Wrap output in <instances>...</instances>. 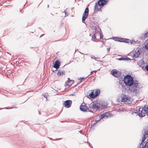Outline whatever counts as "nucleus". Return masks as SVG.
<instances>
[{
	"label": "nucleus",
	"instance_id": "nucleus-35",
	"mask_svg": "<svg viewBox=\"0 0 148 148\" xmlns=\"http://www.w3.org/2000/svg\"><path fill=\"white\" fill-rule=\"evenodd\" d=\"M64 12L65 13V14H66V13L65 12V11H64Z\"/></svg>",
	"mask_w": 148,
	"mask_h": 148
},
{
	"label": "nucleus",
	"instance_id": "nucleus-17",
	"mask_svg": "<svg viewBox=\"0 0 148 148\" xmlns=\"http://www.w3.org/2000/svg\"><path fill=\"white\" fill-rule=\"evenodd\" d=\"M95 97H96L100 93V90H93Z\"/></svg>",
	"mask_w": 148,
	"mask_h": 148
},
{
	"label": "nucleus",
	"instance_id": "nucleus-13",
	"mask_svg": "<svg viewBox=\"0 0 148 148\" xmlns=\"http://www.w3.org/2000/svg\"><path fill=\"white\" fill-rule=\"evenodd\" d=\"M71 101L70 100H66V101L64 103V106L67 108H69L71 106Z\"/></svg>",
	"mask_w": 148,
	"mask_h": 148
},
{
	"label": "nucleus",
	"instance_id": "nucleus-18",
	"mask_svg": "<svg viewBox=\"0 0 148 148\" xmlns=\"http://www.w3.org/2000/svg\"><path fill=\"white\" fill-rule=\"evenodd\" d=\"M111 74L114 76L115 77H118L119 75H117V72L116 71H112L111 72Z\"/></svg>",
	"mask_w": 148,
	"mask_h": 148
},
{
	"label": "nucleus",
	"instance_id": "nucleus-7",
	"mask_svg": "<svg viewBox=\"0 0 148 148\" xmlns=\"http://www.w3.org/2000/svg\"><path fill=\"white\" fill-rule=\"evenodd\" d=\"M89 10L88 7L86 8L83 14L82 18V22L84 23V21L87 18L88 15Z\"/></svg>",
	"mask_w": 148,
	"mask_h": 148
},
{
	"label": "nucleus",
	"instance_id": "nucleus-26",
	"mask_svg": "<svg viewBox=\"0 0 148 148\" xmlns=\"http://www.w3.org/2000/svg\"><path fill=\"white\" fill-rule=\"evenodd\" d=\"M125 58V60H131V59L130 58H129L128 57Z\"/></svg>",
	"mask_w": 148,
	"mask_h": 148
},
{
	"label": "nucleus",
	"instance_id": "nucleus-19",
	"mask_svg": "<svg viewBox=\"0 0 148 148\" xmlns=\"http://www.w3.org/2000/svg\"><path fill=\"white\" fill-rule=\"evenodd\" d=\"M94 94V91H92V92L90 93H89V96L91 98H94L95 97Z\"/></svg>",
	"mask_w": 148,
	"mask_h": 148
},
{
	"label": "nucleus",
	"instance_id": "nucleus-9",
	"mask_svg": "<svg viewBox=\"0 0 148 148\" xmlns=\"http://www.w3.org/2000/svg\"><path fill=\"white\" fill-rule=\"evenodd\" d=\"M141 51L139 49H137L135 51V52H134L133 55V57L137 58L139 56Z\"/></svg>",
	"mask_w": 148,
	"mask_h": 148
},
{
	"label": "nucleus",
	"instance_id": "nucleus-24",
	"mask_svg": "<svg viewBox=\"0 0 148 148\" xmlns=\"http://www.w3.org/2000/svg\"><path fill=\"white\" fill-rule=\"evenodd\" d=\"M43 96L44 97L47 99V93H45L43 94Z\"/></svg>",
	"mask_w": 148,
	"mask_h": 148
},
{
	"label": "nucleus",
	"instance_id": "nucleus-28",
	"mask_svg": "<svg viewBox=\"0 0 148 148\" xmlns=\"http://www.w3.org/2000/svg\"><path fill=\"white\" fill-rule=\"evenodd\" d=\"M110 50V48H107V50L108 51V52Z\"/></svg>",
	"mask_w": 148,
	"mask_h": 148
},
{
	"label": "nucleus",
	"instance_id": "nucleus-14",
	"mask_svg": "<svg viewBox=\"0 0 148 148\" xmlns=\"http://www.w3.org/2000/svg\"><path fill=\"white\" fill-rule=\"evenodd\" d=\"M90 108L92 109L97 110L99 108V107L95 103H93L91 104L90 106Z\"/></svg>",
	"mask_w": 148,
	"mask_h": 148
},
{
	"label": "nucleus",
	"instance_id": "nucleus-21",
	"mask_svg": "<svg viewBox=\"0 0 148 148\" xmlns=\"http://www.w3.org/2000/svg\"><path fill=\"white\" fill-rule=\"evenodd\" d=\"M101 108L102 109H105L107 108V106L106 105H105L104 104H102L101 105Z\"/></svg>",
	"mask_w": 148,
	"mask_h": 148
},
{
	"label": "nucleus",
	"instance_id": "nucleus-31",
	"mask_svg": "<svg viewBox=\"0 0 148 148\" xmlns=\"http://www.w3.org/2000/svg\"><path fill=\"white\" fill-rule=\"evenodd\" d=\"M147 47H146V48L148 49V42L147 43Z\"/></svg>",
	"mask_w": 148,
	"mask_h": 148
},
{
	"label": "nucleus",
	"instance_id": "nucleus-29",
	"mask_svg": "<svg viewBox=\"0 0 148 148\" xmlns=\"http://www.w3.org/2000/svg\"><path fill=\"white\" fill-rule=\"evenodd\" d=\"M94 72V71H92L91 72V73H90V74H92V73L93 72Z\"/></svg>",
	"mask_w": 148,
	"mask_h": 148
},
{
	"label": "nucleus",
	"instance_id": "nucleus-10",
	"mask_svg": "<svg viewBox=\"0 0 148 148\" xmlns=\"http://www.w3.org/2000/svg\"><path fill=\"white\" fill-rule=\"evenodd\" d=\"M80 110L84 112H87L89 111L88 108L87 106L85 105L83 103L80 106Z\"/></svg>",
	"mask_w": 148,
	"mask_h": 148
},
{
	"label": "nucleus",
	"instance_id": "nucleus-16",
	"mask_svg": "<svg viewBox=\"0 0 148 148\" xmlns=\"http://www.w3.org/2000/svg\"><path fill=\"white\" fill-rule=\"evenodd\" d=\"M97 36H100V37H101V35L100 33H97L94 34L93 36H92V39H95L97 40H99V39L97 38Z\"/></svg>",
	"mask_w": 148,
	"mask_h": 148
},
{
	"label": "nucleus",
	"instance_id": "nucleus-20",
	"mask_svg": "<svg viewBox=\"0 0 148 148\" xmlns=\"http://www.w3.org/2000/svg\"><path fill=\"white\" fill-rule=\"evenodd\" d=\"M64 72L61 71H59L57 73V74L58 75H62L64 74Z\"/></svg>",
	"mask_w": 148,
	"mask_h": 148
},
{
	"label": "nucleus",
	"instance_id": "nucleus-2",
	"mask_svg": "<svg viewBox=\"0 0 148 148\" xmlns=\"http://www.w3.org/2000/svg\"><path fill=\"white\" fill-rule=\"evenodd\" d=\"M124 82L125 84L130 87L133 86L135 83H137L138 81L134 80L132 76L130 75L125 76L124 78Z\"/></svg>",
	"mask_w": 148,
	"mask_h": 148
},
{
	"label": "nucleus",
	"instance_id": "nucleus-3",
	"mask_svg": "<svg viewBox=\"0 0 148 148\" xmlns=\"http://www.w3.org/2000/svg\"><path fill=\"white\" fill-rule=\"evenodd\" d=\"M108 0H100L97 3H96L95 6L94 12L96 13L100 10L101 6L106 4Z\"/></svg>",
	"mask_w": 148,
	"mask_h": 148
},
{
	"label": "nucleus",
	"instance_id": "nucleus-4",
	"mask_svg": "<svg viewBox=\"0 0 148 148\" xmlns=\"http://www.w3.org/2000/svg\"><path fill=\"white\" fill-rule=\"evenodd\" d=\"M138 109V115L139 116H143L145 115V113L148 116V105L145 106L143 108H139Z\"/></svg>",
	"mask_w": 148,
	"mask_h": 148
},
{
	"label": "nucleus",
	"instance_id": "nucleus-12",
	"mask_svg": "<svg viewBox=\"0 0 148 148\" xmlns=\"http://www.w3.org/2000/svg\"><path fill=\"white\" fill-rule=\"evenodd\" d=\"M69 78H68V81L67 82H66L65 86L66 88H68L71 86L72 84L73 83V82L72 80H70Z\"/></svg>",
	"mask_w": 148,
	"mask_h": 148
},
{
	"label": "nucleus",
	"instance_id": "nucleus-8",
	"mask_svg": "<svg viewBox=\"0 0 148 148\" xmlns=\"http://www.w3.org/2000/svg\"><path fill=\"white\" fill-rule=\"evenodd\" d=\"M113 39L116 41L128 43V40H129L127 39L122 38L119 37H115Z\"/></svg>",
	"mask_w": 148,
	"mask_h": 148
},
{
	"label": "nucleus",
	"instance_id": "nucleus-1",
	"mask_svg": "<svg viewBox=\"0 0 148 148\" xmlns=\"http://www.w3.org/2000/svg\"><path fill=\"white\" fill-rule=\"evenodd\" d=\"M142 86L138 82L135 83L134 85L130 87L129 91L131 94L134 96H136L140 92V89Z\"/></svg>",
	"mask_w": 148,
	"mask_h": 148
},
{
	"label": "nucleus",
	"instance_id": "nucleus-36",
	"mask_svg": "<svg viewBox=\"0 0 148 148\" xmlns=\"http://www.w3.org/2000/svg\"><path fill=\"white\" fill-rule=\"evenodd\" d=\"M92 148H93L92 147Z\"/></svg>",
	"mask_w": 148,
	"mask_h": 148
},
{
	"label": "nucleus",
	"instance_id": "nucleus-6",
	"mask_svg": "<svg viewBox=\"0 0 148 148\" xmlns=\"http://www.w3.org/2000/svg\"><path fill=\"white\" fill-rule=\"evenodd\" d=\"M143 137L142 138L141 144H142L145 140H147V141L148 140V129H144L143 132Z\"/></svg>",
	"mask_w": 148,
	"mask_h": 148
},
{
	"label": "nucleus",
	"instance_id": "nucleus-11",
	"mask_svg": "<svg viewBox=\"0 0 148 148\" xmlns=\"http://www.w3.org/2000/svg\"><path fill=\"white\" fill-rule=\"evenodd\" d=\"M60 64L59 61L58 60H57L54 63H53V67L57 69L59 67Z\"/></svg>",
	"mask_w": 148,
	"mask_h": 148
},
{
	"label": "nucleus",
	"instance_id": "nucleus-32",
	"mask_svg": "<svg viewBox=\"0 0 148 148\" xmlns=\"http://www.w3.org/2000/svg\"><path fill=\"white\" fill-rule=\"evenodd\" d=\"M94 58L93 57H91V58L92 59H94Z\"/></svg>",
	"mask_w": 148,
	"mask_h": 148
},
{
	"label": "nucleus",
	"instance_id": "nucleus-27",
	"mask_svg": "<svg viewBox=\"0 0 148 148\" xmlns=\"http://www.w3.org/2000/svg\"><path fill=\"white\" fill-rule=\"evenodd\" d=\"M145 68L148 72V65L146 66L145 67Z\"/></svg>",
	"mask_w": 148,
	"mask_h": 148
},
{
	"label": "nucleus",
	"instance_id": "nucleus-34",
	"mask_svg": "<svg viewBox=\"0 0 148 148\" xmlns=\"http://www.w3.org/2000/svg\"><path fill=\"white\" fill-rule=\"evenodd\" d=\"M94 71V72H95V73H96L97 72V71H96V70H95V71Z\"/></svg>",
	"mask_w": 148,
	"mask_h": 148
},
{
	"label": "nucleus",
	"instance_id": "nucleus-30",
	"mask_svg": "<svg viewBox=\"0 0 148 148\" xmlns=\"http://www.w3.org/2000/svg\"><path fill=\"white\" fill-rule=\"evenodd\" d=\"M97 38H98L99 39V38L100 37V38H101V37H100V36H97Z\"/></svg>",
	"mask_w": 148,
	"mask_h": 148
},
{
	"label": "nucleus",
	"instance_id": "nucleus-33",
	"mask_svg": "<svg viewBox=\"0 0 148 148\" xmlns=\"http://www.w3.org/2000/svg\"><path fill=\"white\" fill-rule=\"evenodd\" d=\"M84 79V78L83 77H82V78H81L79 79Z\"/></svg>",
	"mask_w": 148,
	"mask_h": 148
},
{
	"label": "nucleus",
	"instance_id": "nucleus-23",
	"mask_svg": "<svg viewBox=\"0 0 148 148\" xmlns=\"http://www.w3.org/2000/svg\"><path fill=\"white\" fill-rule=\"evenodd\" d=\"M94 59L96 61H100L99 60L100 58H99L95 57L94 58Z\"/></svg>",
	"mask_w": 148,
	"mask_h": 148
},
{
	"label": "nucleus",
	"instance_id": "nucleus-15",
	"mask_svg": "<svg viewBox=\"0 0 148 148\" xmlns=\"http://www.w3.org/2000/svg\"><path fill=\"white\" fill-rule=\"evenodd\" d=\"M130 99L126 97H123L122 98L121 102H124L126 103H129V102L130 101Z\"/></svg>",
	"mask_w": 148,
	"mask_h": 148
},
{
	"label": "nucleus",
	"instance_id": "nucleus-5",
	"mask_svg": "<svg viewBox=\"0 0 148 148\" xmlns=\"http://www.w3.org/2000/svg\"><path fill=\"white\" fill-rule=\"evenodd\" d=\"M109 116V113L107 112L104 114H101L100 116H96V122L94 123L93 124L95 125L97 122H99L100 120L103 118H106L108 116Z\"/></svg>",
	"mask_w": 148,
	"mask_h": 148
},
{
	"label": "nucleus",
	"instance_id": "nucleus-25",
	"mask_svg": "<svg viewBox=\"0 0 148 148\" xmlns=\"http://www.w3.org/2000/svg\"><path fill=\"white\" fill-rule=\"evenodd\" d=\"M118 60H125V58H121L119 59H118Z\"/></svg>",
	"mask_w": 148,
	"mask_h": 148
},
{
	"label": "nucleus",
	"instance_id": "nucleus-22",
	"mask_svg": "<svg viewBox=\"0 0 148 148\" xmlns=\"http://www.w3.org/2000/svg\"><path fill=\"white\" fill-rule=\"evenodd\" d=\"M143 148H148V142H146V144Z\"/></svg>",
	"mask_w": 148,
	"mask_h": 148
}]
</instances>
